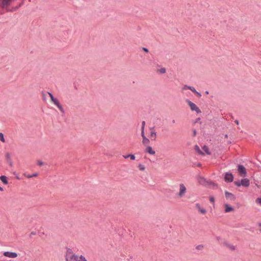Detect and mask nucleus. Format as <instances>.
<instances>
[{"instance_id":"32","label":"nucleus","mask_w":261,"mask_h":261,"mask_svg":"<svg viewBox=\"0 0 261 261\" xmlns=\"http://www.w3.org/2000/svg\"><path fill=\"white\" fill-rule=\"evenodd\" d=\"M256 202L261 204V198H258L256 200Z\"/></svg>"},{"instance_id":"35","label":"nucleus","mask_w":261,"mask_h":261,"mask_svg":"<svg viewBox=\"0 0 261 261\" xmlns=\"http://www.w3.org/2000/svg\"><path fill=\"white\" fill-rule=\"evenodd\" d=\"M129 156H130V154H128L126 156H124V155L123 156V157L125 158H129Z\"/></svg>"},{"instance_id":"21","label":"nucleus","mask_w":261,"mask_h":261,"mask_svg":"<svg viewBox=\"0 0 261 261\" xmlns=\"http://www.w3.org/2000/svg\"><path fill=\"white\" fill-rule=\"evenodd\" d=\"M156 72L160 74H164L166 72V69L165 68H161L157 69Z\"/></svg>"},{"instance_id":"13","label":"nucleus","mask_w":261,"mask_h":261,"mask_svg":"<svg viewBox=\"0 0 261 261\" xmlns=\"http://www.w3.org/2000/svg\"><path fill=\"white\" fill-rule=\"evenodd\" d=\"M224 245L227 247L228 249L231 250H234L236 249V247L232 244H229L228 242L224 241L223 243Z\"/></svg>"},{"instance_id":"17","label":"nucleus","mask_w":261,"mask_h":261,"mask_svg":"<svg viewBox=\"0 0 261 261\" xmlns=\"http://www.w3.org/2000/svg\"><path fill=\"white\" fill-rule=\"evenodd\" d=\"M198 182L202 185H206L207 184V181H206L205 179L202 177H200L198 178Z\"/></svg>"},{"instance_id":"28","label":"nucleus","mask_w":261,"mask_h":261,"mask_svg":"<svg viewBox=\"0 0 261 261\" xmlns=\"http://www.w3.org/2000/svg\"><path fill=\"white\" fill-rule=\"evenodd\" d=\"M5 156L7 160H11V155L9 152L6 153Z\"/></svg>"},{"instance_id":"8","label":"nucleus","mask_w":261,"mask_h":261,"mask_svg":"<svg viewBox=\"0 0 261 261\" xmlns=\"http://www.w3.org/2000/svg\"><path fill=\"white\" fill-rule=\"evenodd\" d=\"M195 207H196L198 212L202 215H205L207 212L206 209L202 207L200 205V204L198 203L195 204Z\"/></svg>"},{"instance_id":"2","label":"nucleus","mask_w":261,"mask_h":261,"mask_svg":"<svg viewBox=\"0 0 261 261\" xmlns=\"http://www.w3.org/2000/svg\"><path fill=\"white\" fill-rule=\"evenodd\" d=\"M187 188L184 184H180L178 187V192L177 193V196L178 198L183 197L187 193Z\"/></svg>"},{"instance_id":"1","label":"nucleus","mask_w":261,"mask_h":261,"mask_svg":"<svg viewBox=\"0 0 261 261\" xmlns=\"http://www.w3.org/2000/svg\"><path fill=\"white\" fill-rule=\"evenodd\" d=\"M47 94L49 96L51 102L56 106H57V107L60 110V111L61 112L63 113L64 112V109H63L62 106L61 105V104L60 103L59 100L57 98H55L54 96H53V95L51 93L47 92Z\"/></svg>"},{"instance_id":"31","label":"nucleus","mask_w":261,"mask_h":261,"mask_svg":"<svg viewBox=\"0 0 261 261\" xmlns=\"http://www.w3.org/2000/svg\"><path fill=\"white\" fill-rule=\"evenodd\" d=\"M234 183H235L236 185H237L238 187H240V186H241L242 185L241 181V182H240V181H235Z\"/></svg>"},{"instance_id":"22","label":"nucleus","mask_w":261,"mask_h":261,"mask_svg":"<svg viewBox=\"0 0 261 261\" xmlns=\"http://www.w3.org/2000/svg\"><path fill=\"white\" fill-rule=\"evenodd\" d=\"M195 150L199 154L204 155V153L201 151L200 148L197 145L195 146Z\"/></svg>"},{"instance_id":"29","label":"nucleus","mask_w":261,"mask_h":261,"mask_svg":"<svg viewBox=\"0 0 261 261\" xmlns=\"http://www.w3.org/2000/svg\"><path fill=\"white\" fill-rule=\"evenodd\" d=\"M145 122L144 121H143L142 122L141 132H142V131L144 132V127H145Z\"/></svg>"},{"instance_id":"42","label":"nucleus","mask_w":261,"mask_h":261,"mask_svg":"<svg viewBox=\"0 0 261 261\" xmlns=\"http://www.w3.org/2000/svg\"><path fill=\"white\" fill-rule=\"evenodd\" d=\"M259 226H261V224H259Z\"/></svg>"},{"instance_id":"41","label":"nucleus","mask_w":261,"mask_h":261,"mask_svg":"<svg viewBox=\"0 0 261 261\" xmlns=\"http://www.w3.org/2000/svg\"><path fill=\"white\" fill-rule=\"evenodd\" d=\"M42 95L43 96H45V93H42Z\"/></svg>"},{"instance_id":"15","label":"nucleus","mask_w":261,"mask_h":261,"mask_svg":"<svg viewBox=\"0 0 261 261\" xmlns=\"http://www.w3.org/2000/svg\"><path fill=\"white\" fill-rule=\"evenodd\" d=\"M241 181L243 186L247 187L249 186V180L247 178L242 179Z\"/></svg>"},{"instance_id":"30","label":"nucleus","mask_w":261,"mask_h":261,"mask_svg":"<svg viewBox=\"0 0 261 261\" xmlns=\"http://www.w3.org/2000/svg\"><path fill=\"white\" fill-rule=\"evenodd\" d=\"M37 165L41 166H42L44 165V163L43 162H42L41 161H38L37 162Z\"/></svg>"},{"instance_id":"26","label":"nucleus","mask_w":261,"mask_h":261,"mask_svg":"<svg viewBox=\"0 0 261 261\" xmlns=\"http://www.w3.org/2000/svg\"><path fill=\"white\" fill-rule=\"evenodd\" d=\"M11 0H3V5L4 6H6L9 4V3Z\"/></svg>"},{"instance_id":"10","label":"nucleus","mask_w":261,"mask_h":261,"mask_svg":"<svg viewBox=\"0 0 261 261\" xmlns=\"http://www.w3.org/2000/svg\"><path fill=\"white\" fill-rule=\"evenodd\" d=\"M225 197L226 198L231 201H234L236 199L235 196L231 193L227 191H225Z\"/></svg>"},{"instance_id":"36","label":"nucleus","mask_w":261,"mask_h":261,"mask_svg":"<svg viewBox=\"0 0 261 261\" xmlns=\"http://www.w3.org/2000/svg\"><path fill=\"white\" fill-rule=\"evenodd\" d=\"M135 157L134 155L132 154V160H135Z\"/></svg>"},{"instance_id":"37","label":"nucleus","mask_w":261,"mask_h":261,"mask_svg":"<svg viewBox=\"0 0 261 261\" xmlns=\"http://www.w3.org/2000/svg\"><path fill=\"white\" fill-rule=\"evenodd\" d=\"M193 134H194V136H195V135H196V130H194L193 131Z\"/></svg>"},{"instance_id":"43","label":"nucleus","mask_w":261,"mask_h":261,"mask_svg":"<svg viewBox=\"0 0 261 261\" xmlns=\"http://www.w3.org/2000/svg\"><path fill=\"white\" fill-rule=\"evenodd\" d=\"M260 231H261V229H260Z\"/></svg>"},{"instance_id":"4","label":"nucleus","mask_w":261,"mask_h":261,"mask_svg":"<svg viewBox=\"0 0 261 261\" xmlns=\"http://www.w3.org/2000/svg\"><path fill=\"white\" fill-rule=\"evenodd\" d=\"M76 256L77 255L71 254L69 251H67L65 255L66 261L76 260Z\"/></svg>"},{"instance_id":"23","label":"nucleus","mask_w":261,"mask_h":261,"mask_svg":"<svg viewBox=\"0 0 261 261\" xmlns=\"http://www.w3.org/2000/svg\"><path fill=\"white\" fill-rule=\"evenodd\" d=\"M204 248V246L203 245H197L195 249L197 251H202Z\"/></svg>"},{"instance_id":"11","label":"nucleus","mask_w":261,"mask_h":261,"mask_svg":"<svg viewBox=\"0 0 261 261\" xmlns=\"http://www.w3.org/2000/svg\"><path fill=\"white\" fill-rule=\"evenodd\" d=\"M224 179L225 181L227 182H231L233 180V177L232 174L226 173L225 174Z\"/></svg>"},{"instance_id":"9","label":"nucleus","mask_w":261,"mask_h":261,"mask_svg":"<svg viewBox=\"0 0 261 261\" xmlns=\"http://www.w3.org/2000/svg\"><path fill=\"white\" fill-rule=\"evenodd\" d=\"M3 254L4 256L10 258H16L18 256L16 253L11 252H5Z\"/></svg>"},{"instance_id":"12","label":"nucleus","mask_w":261,"mask_h":261,"mask_svg":"<svg viewBox=\"0 0 261 261\" xmlns=\"http://www.w3.org/2000/svg\"><path fill=\"white\" fill-rule=\"evenodd\" d=\"M224 208H225L224 212L226 213L231 212H233L234 211V208L231 207V206H230L228 204H225L224 205Z\"/></svg>"},{"instance_id":"3","label":"nucleus","mask_w":261,"mask_h":261,"mask_svg":"<svg viewBox=\"0 0 261 261\" xmlns=\"http://www.w3.org/2000/svg\"><path fill=\"white\" fill-rule=\"evenodd\" d=\"M186 102L192 111H195L198 114L201 113L200 109L194 103L192 102L189 99H187Z\"/></svg>"},{"instance_id":"40","label":"nucleus","mask_w":261,"mask_h":261,"mask_svg":"<svg viewBox=\"0 0 261 261\" xmlns=\"http://www.w3.org/2000/svg\"><path fill=\"white\" fill-rule=\"evenodd\" d=\"M205 93H206V94H208V92L207 91H206L205 92Z\"/></svg>"},{"instance_id":"39","label":"nucleus","mask_w":261,"mask_h":261,"mask_svg":"<svg viewBox=\"0 0 261 261\" xmlns=\"http://www.w3.org/2000/svg\"><path fill=\"white\" fill-rule=\"evenodd\" d=\"M235 122L237 124H239V121L238 120H236L235 121Z\"/></svg>"},{"instance_id":"18","label":"nucleus","mask_w":261,"mask_h":261,"mask_svg":"<svg viewBox=\"0 0 261 261\" xmlns=\"http://www.w3.org/2000/svg\"><path fill=\"white\" fill-rule=\"evenodd\" d=\"M75 261H87L86 258L82 255L80 256H76Z\"/></svg>"},{"instance_id":"20","label":"nucleus","mask_w":261,"mask_h":261,"mask_svg":"<svg viewBox=\"0 0 261 261\" xmlns=\"http://www.w3.org/2000/svg\"><path fill=\"white\" fill-rule=\"evenodd\" d=\"M202 150L203 151V152L204 153V155L205 154H208V155L211 154V152L209 151V149H208V148L206 146H204L202 147Z\"/></svg>"},{"instance_id":"19","label":"nucleus","mask_w":261,"mask_h":261,"mask_svg":"<svg viewBox=\"0 0 261 261\" xmlns=\"http://www.w3.org/2000/svg\"><path fill=\"white\" fill-rule=\"evenodd\" d=\"M0 179L4 184H5V185L8 184V180H7V177L6 176L2 175V176H0Z\"/></svg>"},{"instance_id":"5","label":"nucleus","mask_w":261,"mask_h":261,"mask_svg":"<svg viewBox=\"0 0 261 261\" xmlns=\"http://www.w3.org/2000/svg\"><path fill=\"white\" fill-rule=\"evenodd\" d=\"M187 89H190V90H191L195 94H196L198 97H200L201 96V94L200 93H199L198 92H197L196 90V89H195V88H194L193 87L188 86L187 85H185V86H184L182 88V91L185 90H186Z\"/></svg>"},{"instance_id":"16","label":"nucleus","mask_w":261,"mask_h":261,"mask_svg":"<svg viewBox=\"0 0 261 261\" xmlns=\"http://www.w3.org/2000/svg\"><path fill=\"white\" fill-rule=\"evenodd\" d=\"M146 151L150 154H154L155 152L150 146H148L146 149Z\"/></svg>"},{"instance_id":"24","label":"nucleus","mask_w":261,"mask_h":261,"mask_svg":"<svg viewBox=\"0 0 261 261\" xmlns=\"http://www.w3.org/2000/svg\"><path fill=\"white\" fill-rule=\"evenodd\" d=\"M138 167L140 171H144L145 170V167L143 164H139Z\"/></svg>"},{"instance_id":"34","label":"nucleus","mask_w":261,"mask_h":261,"mask_svg":"<svg viewBox=\"0 0 261 261\" xmlns=\"http://www.w3.org/2000/svg\"><path fill=\"white\" fill-rule=\"evenodd\" d=\"M143 50L144 51H145V52H146V53H148V49H147V48H146L143 47Z\"/></svg>"},{"instance_id":"25","label":"nucleus","mask_w":261,"mask_h":261,"mask_svg":"<svg viewBox=\"0 0 261 261\" xmlns=\"http://www.w3.org/2000/svg\"><path fill=\"white\" fill-rule=\"evenodd\" d=\"M37 176H38V173H34V174H32V175H26V177L28 178H30L33 177H37Z\"/></svg>"},{"instance_id":"33","label":"nucleus","mask_w":261,"mask_h":261,"mask_svg":"<svg viewBox=\"0 0 261 261\" xmlns=\"http://www.w3.org/2000/svg\"><path fill=\"white\" fill-rule=\"evenodd\" d=\"M210 201L211 202H214L215 201V199L213 197H210Z\"/></svg>"},{"instance_id":"6","label":"nucleus","mask_w":261,"mask_h":261,"mask_svg":"<svg viewBox=\"0 0 261 261\" xmlns=\"http://www.w3.org/2000/svg\"><path fill=\"white\" fill-rule=\"evenodd\" d=\"M238 172L241 176H245L246 175V169L243 165L238 166Z\"/></svg>"},{"instance_id":"14","label":"nucleus","mask_w":261,"mask_h":261,"mask_svg":"<svg viewBox=\"0 0 261 261\" xmlns=\"http://www.w3.org/2000/svg\"><path fill=\"white\" fill-rule=\"evenodd\" d=\"M141 135H142V137L143 138V141H142V142L143 144H148L150 142V141L147 138L145 135H144V132L143 131H142L141 132Z\"/></svg>"},{"instance_id":"27","label":"nucleus","mask_w":261,"mask_h":261,"mask_svg":"<svg viewBox=\"0 0 261 261\" xmlns=\"http://www.w3.org/2000/svg\"><path fill=\"white\" fill-rule=\"evenodd\" d=\"M0 140L4 143L5 142L4 135L2 133H0Z\"/></svg>"},{"instance_id":"38","label":"nucleus","mask_w":261,"mask_h":261,"mask_svg":"<svg viewBox=\"0 0 261 261\" xmlns=\"http://www.w3.org/2000/svg\"><path fill=\"white\" fill-rule=\"evenodd\" d=\"M0 191H4V189L3 188H2L1 187H0Z\"/></svg>"},{"instance_id":"7","label":"nucleus","mask_w":261,"mask_h":261,"mask_svg":"<svg viewBox=\"0 0 261 261\" xmlns=\"http://www.w3.org/2000/svg\"><path fill=\"white\" fill-rule=\"evenodd\" d=\"M150 135L149 136V139L151 141H155L156 139V133L154 130V127L150 128Z\"/></svg>"}]
</instances>
